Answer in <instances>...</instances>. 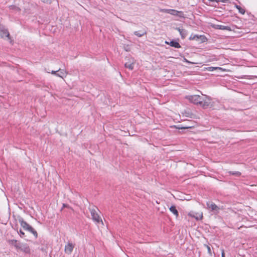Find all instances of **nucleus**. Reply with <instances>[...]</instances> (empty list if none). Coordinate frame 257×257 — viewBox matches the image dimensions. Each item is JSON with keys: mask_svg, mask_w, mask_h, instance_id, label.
<instances>
[{"mask_svg": "<svg viewBox=\"0 0 257 257\" xmlns=\"http://www.w3.org/2000/svg\"><path fill=\"white\" fill-rule=\"evenodd\" d=\"M214 102L212 101L209 96L206 95H202L200 106L204 108H210L214 106Z\"/></svg>", "mask_w": 257, "mask_h": 257, "instance_id": "obj_1", "label": "nucleus"}, {"mask_svg": "<svg viewBox=\"0 0 257 257\" xmlns=\"http://www.w3.org/2000/svg\"><path fill=\"white\" fill-rule=\"evenodd\" d=\"M207 209L212 213L213 214L217 215L222 208L217 206L214 202L208 201L206 203Z\"/></svg>", "mask_w": 257, "mask_h": 257, "instance_id": "obj_2", "label": "nucleus"}, {"mask_svg": "<svg viewBox=\"0 0 257 257\" xmlns=\"http://www.w3.org/2000/svg\"><path fill=\"white\" fill-rule=\"evenodd\" d=\"M15 246L17 248L20 249L21 251L26 253H30L31 249L29 245L25 243L18 242L17 240H14Z\"/></svg>", "mask_w": 257, "mask_h": 257, "instance_id": "obj_3", "label": "nucleus"}, {"mask_svg": "<svg viewBox=\"0 0 257 257\" xmlns=\"http://www.w3.org/2000/svg\"><path fill=\"white\" fill-rule=\"evenodd\" d=\"M19 222L21 226L26 230L29 231L34 234V235L37 237V231H35L33 227L30 226L29 224H28L26 221H25L22 218H21L19 220Z\"/></svg>", "mask_w": 257, "mask_h": 257, "instance_id": "obj_4", "label": "nucleus"}, {"mask_svg": "<svg viewBox=\"0 0 257 257\" xmlns=\"http://www.w3.org/2000/svg\"><path fill=\"white\" fill-rule=\"evenodd\" d=\"M90 212L92 216V219L94 221H95L96 223L98 224L101 223L103 224L102 220L95 208L90 209Z\"/></svg>", "mask_w": 257, "mask_h": 257, "instance_id": "obj_5", "label": "nucleus"}, {"mask_svg": "<svg viewBox=\"0 0 257 257\" xmlns=\"http://www.w3.org/2000/svg\"><path fill=\"white\" fill-rule=\"evenodd\" d=\"M125 60L126 62L124 64L125 67L131 70H133L136 64V60L132 57H126Z\"/></svg>", "mask_w": 257, "mask_h": 257, "instance_id": "obj_6", "label": "nucleus"}, {"mask_svg": "<svg viewBox=\"0 0 257 257\" xmlns=\"http://www.w3.org/2000/svg\"><path fill=\"white\" fill-rule=\"evenodd\" d=\"M189 101L194 104L200 105L202 99V96L199 95H193L188 96Z\"/></svg>", "mask_w": 257, "mask_h": 257, "instance_id": "obj_7", "label": "nucleus"}, {"mask_svg": "<svg viewBox=\"0 0 257 257\" xmlns=\"http://www.w3.org/2000/svg\"><path fill=\"white\" fill-rule=\"evenodd\" d=\"M51 73L52 74L55 75L63 79L64 77H66L68 74V72L65 70L61 69H59L57 71H52Z\"/></svg>", "mask_w": 257, "mask_h": 257, "instance_id": "obj_8", "label": "nucleus"}, {"mask_svg": "<svg viewBox=\"0 0 257 257\" xmlns=\"http://www.w3.org/2000/svg\"><path fill=\"white\" fill-rule=\"evenodd\" d=\"M75 247V244L71 242H68L65 244L64 247V252L66 254L68 255L71 254L73 252V249Z\"/></svg>", "mask_w": 257, "mask_h": 257, "instance_id": "obj_9", "label": "nucleus"}, {"mask_svg": "<svg viewBox=\"0 0 257 257\" xmlns=\"http://www.w3.org/2000/svg\"><path fill=\"white\" fill-rule=\"evenodd\" d=\"M10 34L7 29L4 26L0 25V37L2 38H7L10 39Z\"/></svg>", "mask_w": 257, "mask_h": 257, "instance_id": "obj_10", "label": "nucleus"}, {"mask_svg": "<svg viewBox=\"0 0 257 257\" xmlns=\"http://www.w3.org/2000/svg\"><path fill=\"white\" fill-rule=\"evenodd\" d=\"M189 39L192 40H195L200 41L202 43L205 42L207 40V39L205 36H204L203 35H191V36L189 38Z\"/></svg>", "mask_w": 257, "mask_h": 257, "instance_id": "obj_11", "label": "nucleus"}, {"mask_svg": "<svg viewBox=\"0 0 257 257\" xmlns=\"http://www.w3.org/2000/svg\"><path fill=\"white\" fill-rule=\"evenodd\" d=\"M188 215L192 217L195 218L197 220H201L203 218L202 212H195L191 211L188 213Z\"/></svg>", "mask_w": 257, "mask_h": 257, "instance_id": "obj_12", "label": "nucleus"}, {"mask_svg": "<svg viewBox=\"0 0 257 257\" xmlns=\"http://www.w3.org/2000/svg\"><path fill=\"white\" fill-rule=\"evenodd\" d=\"M212 26L213 28H214L215 29H219V30H227L229 31H231L232 30L230 27L227 26L214 24Z\"/></svg>", "mask_w": 257, "mask_h": 257, "instance_id": "obj_13", "label": "nucleus"}, {"mask_svg": "<svg viewBox=\"0 0 257 257\" xmlns=\"http://www.w3.org/2000/svg\"><path fill=\"white\" fill-rule=\"evenodd\" d=\"M170 15H173V16H176L180 18H185V15L183 12L181 11H178L175 10H172L171 11H170Z\"/></svg>", "mask_w": 257, "mask_h": 257, "instance_id": "obj_14", "label": "nucleus"}, {"mask_svg": "<svg viewBox=\"0 0 257 257\" xmlns=\"http://www.w3.org/2000/svg\"><path fill=\"white\" fill-rule=\"evenodd\" d=\"M180 33L182 38H185L187 35V31L183 29H181L180 28H177L176 29Z\"/></svg>", "mask_w": 257, "mask_h": 257, "instance_id": "obj_15", "label": "nucleus"}, {"mask_svg": "<svg viewBox=\"0 0 257 257\" xmlns=\"http://www.w3.org/2000/svg\"><path fill=\"white\" fill-rule=\"evenodd\" d=\"M166 44H169L172 47H175L176 48H179L181 47L180 45L176 41H172L170 43L167 41L165 42Z\"/></svg>", "mask_w": 257, "mask_h": 257, "instance_id": "obj_16", "label": "nucleus"}, {"mask_svg": "<svg viewBox=\"0 0 257 257\" xmlns=\"http://www.w3.org/2000/svg\"><path fill=\"white\" fill-rule=\"evenodd\" d=\"M182 114L183 116L190 118H194V114L189 111L185 110L184 111L182 112Z\"/></svg>", "mask_w": 257, "mask_h": 257, "instance_id": "obj_17", "label": "nucleus"}, {"mask_svg": "<svg viewBox=\"0 0 257 257\" xmlns=\"http://www.w3.org/2000/svg\"><path fill=\"white\" fill-rule=\"evenodd\" d=\"M170 211L172 212L176 217H177L179 215L178 212L176 208V207L175 206H171L169 208Z\"/></svg>", "mask_w": 257, "mask_h": 257, "instance_id": "obj_18", "label": "nucleus"}, {"mask_svg": "<svg viewBox=\"0 0 257 257\" xmlns=\"http://www.w3.org/2000/svg\"><path fill=\"white\" fill-rule=\"evenodd\" d=\"M219 69L222 70V68L220 67H209L206 68V70H207L209 71H213L215 70Z\"/></svg>", "mask_w": 257, "mask_h": 257, "instance_id": "obj_19", "label": "nucleus"}, {"mask_svg": "<svg viewBox=\"0 0 257 257\" xmlns=\"http://www.w3.org/2000/svg\"><path fill=\"white\" fill-rule=\"evenodd\" d=\"M229 174L234 175L236 176H239L241 175V173L238 171H230L229 172Z\"/></svg>", "mask_w": 257, "mask_h": 257, "instance_id": "obj_20", "label": "nucleus"}, {"mask_svg": "<svg viewBox=\"0 0 257 257\" xmlns=\"http://www.w3.org/2000/svg\"><path fill=\"white\" fill-rule=\"evenodd\" d=\"M9 8L10 10H12L16 12H19L20 11V9L16 6H10Z\"/></svg>", "mask_w": 257, "mask_h": 257, "instance_id": "obj_21", "label": "nucleus"}, {"mask_svg": "<svg viewBox=\"0 0 257 257\" xmlns=\"http://www.w3.org/2000/svg\"><path fill=\"white\" fill-rule=\"evenodd\" d=\"M236 8L238 10L239 12L241 14H244L245 11L243 9L241 8L240 6L236 5Z\"/></svg>", "mask_w": 257, "mask_h": 257, "instance_id": "obj_22", "label": "nucleus"}, {"mask_svg": "<svg viewBox=\"0 0 257 257\" xmlns=\"http://www.w3.org/2000/svg\"><path fill=\"white\" fill-rule=\"evenodd\" d=\"M145 34V33L143 32L142 33H141L140 32L138 31H136L134 32V34L139 37H142Z\"/></svg>", "mask_w": 257, "mask_h": 257, "instance_id": "obj_23", "label": "nucleus"}, {"mask_svg": "<svg viewBox=\"0 0 257 257\" xmlns=\"http://www.w3.org/2000/svg\"><path fill=\"white\" fill-rule=\"evenodd\" d=\"M43 3H46V4H51L53 0H41Z\"/></svg>", "mask_w": 257, "mask_h": 257, "instance_id": "obj_24", "label": "nucleus"}, {"mask_svg": "<svg viewBox=\"0 0 257 257\" xmlns=\"http://www.w3.org/2000/svg\"><path fill=\"white\" fill-rule=\"evenodd\" d=\"M205 246L206 247L207 249V251H208V253L210 255H211V248L209 246L207 245H205Z\"/></svg>", "mask_w": 257, "mask_h": 257, "instance_id": "obj_25", "label": "nucleus"}, {"mask_svg": "<svg viewBox=\"0 0 257 257\" xmlns=\"http://www.w3.org/2000/svg\"><path fill=\"white\" fill-rule=\"evenodd\" d=\"M176 127L178 129H186V128H191V126H182V127L176 126Z\"/></svg>", "mask_w": 257, "mask_h": 257, "instance_id": "obj_26", "label": "nucleus"}, {"mask_svg": "<svg viewBox=\"0 0 257 257\" xmlns=\"http://www.w3.org/2000/svg\"><path fill=\"white\" fill-rule=\"evenodd\" d=\"M171 10H172V9H165V10H162V11L170 14L171 12H170V11H171Z\"/></svg>", "mask_w": 257, "mask_h": 257, "instance_id": "obj_27", "label": "nucleus"}, {"mask_svg": "<svg viewBox=\"0 0 257 257\" xmlns=\"http://www.w3.org/2000/svg\"><path fill=\"white\" fill-rule=\"evenodd\" d=\"M19 233H20V236H21V237H23V235H24V234H25V233H24V232L22 230H20Z\"/></svg>", "mask_w": 257, "mask_h": 257, "instance_id": "obj_28", "label": "nucleus"}, {"mask_svg": "<svg viewBox=\"0 0 257 257\" xmlns=\"http://www.w3.org/2000/svg\"><path fill=\"white\" fill-rule=\"evenodd\" d=\"M184 61L189 64H190V63L195 64V63H191V62L189 61L185 58H184Z\"/></svg>", "mask_w": 257, "mask_h": 257, "instance_id": "obj_29", "label": "nucleus"}, {"mask_svg": "<svg viewBox=\"0 0 257 257\" xmlns=\"http://www.w3.org/2000/svg\"><path fill=\"white\" fill-rule=\"evenodd\" d=\"M221 256L225 257V253L223 250H222L221 252Z\"/></svg>", "mask_w": 257, "mask_h": 257, "instance_id": "obj_30", "label": "nucleus"}, {"mask_svg": "<svg viewBox=\"0 0 257 257\" xmlns=\"http://www.w3.org/2000/svg\"><path fill=\"white\" fill-rule=\"evenodd\" d=\"M125 49V50H126V51H129V50H128V49Z\"/></svg>", "mask_w": 257, "mask_h": 257, "instance_id": "obj_31", "label": "nucleus"}, {"mask_svg": "<svg viewBox=\"0 0 257 257\" xmlns=\"http://www.w3.org/2000/svg\"><path fill=\"white\" fill-rule=\"evenodd\" d=\"M66 206L65 204H63V207H66Z\"/></svg>", "mask_w": 257, "mask_h": 257, "instance_id": "obj_32", "label": "nucleus"}]
</instances>
